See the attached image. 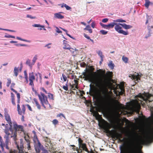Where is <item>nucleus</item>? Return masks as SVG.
I'll return each mask as SVG.
<instances>
[{
  "label": "nucleus",
  "instance_id": "obj_1",
  "mask_svg": "<svg viewBox=\"0 0 153 153\" xmlns=\"http://www.w3.org/2000/svg\"><path fill=\"white\" fill-rule=\"evenodd\" d=\"M113 73L107 72L105 76V78L103 80L100 79L96 82V86L99 88L97 92V96L98 99L105 105L108 104L109 95L106 87L108 81L112 77Z\"/></svg>",
  "mask_w": 153,
  "mask_h": 153
},
{
  "label": "nucleus",
  "instance_id": "obj_2",
  "mask_svg": "<svg viewBox=\"0 0 153 153\" xmlns=\"http://www.w3.org/2000/svg\"><path fill=\"white\" fill-rule=\"evenodd\" d=\"M89 70H87L86 68L85 71L82 73V75L85 78V80H88L90 82L93 83L97 81L96 80L97 73L96 72H93L94 70L93 66L89 67Z\"/></svg>",
  "mask_w": 153,
  "mask_h": 153
},
{
  "label": "nucleus",
  "instance_id": "obj_3",
  "mask_svg": "<svg viewBox=\"0 0 153 153\" xmlns=\"http://www.w3.org/2000/svg\"><path fill=\"white\" fill-rule=\"evenodd\" d=\"M7 131V130H6L5 131V134L4 136V138L5 139V143H4L2 137L0 135V142L1 143L0 146L1 147L2 152H4V147H5L7 149H9L8 145L9 142V138L11 134L10 133H8Z\"/></svg>",
  "mask_w": 153,
  "mask_h": 153
},
{
  "label": "nucleus",
  "instance_id": "obj_4",
  "mask_svg": "<svg viewBox=\"0 0 153 153\" xmlns=\"http://www.w3.org/2000/svg\"><path fill=\"white\" fill-rule=\"evenodd\" d=\"M13 124L15 131L13 135H11L10 137L13 138L14 141H16L17 140V131H24V127L22 125H18L16 122H13Z\"/></svg>",
  "mask_w": 153,
  "mask_h": 153
},
{
  "label": "nucleus",
  "instance_id": "obj_5",
  "mask_svg": "<svg viewBox=\"0 0 153 153\" xmlns=\"http://www.w3.org/2000/svg\"><path fill=\"white\" fill-rule=\"evenodd\" d=\"M138 97L141 98L146 102L148 101L151 102L153 101V95L149 93H145L144 94H139L138 95Z\"/></svg>",
  "mask_w": 153,
  "mask_h": 153
},
{
  "label": "nucleus",
  "instance_id": "obj_6",
  "mask_svg": "<svg viewBox=\"0 0 153 153\" xmlns=\"http://www.w3.org/2000/svg\"><path fill=\"white\" fill-rule=\"evenodd\" d=\"M38 97L42 106L44 107L45 108V109L46 108L45 105H50L48 101L47 97L43 93L41 92H40V95H39Z\"/></svg>",
  "mask_w": 153,
  "mask_h": 153
},
{
  "label": "nucleus",
  "instance_id": "obj_7",
  "mask_svg": "<svg viewBox=\"0 0 153 153\" xmlns=\"http://www.w3.org/2000/svg\"><path fill=\"white\" fill-rule=\"evenodd\" d=\"M116 22V25H115L114 29L115 30L119 33L123 34L125 35H126L128 34V31H125L122 30V23H117Z\"/></svg>",
  "mask_w": 153,
  "mask_h": 153
},
{
  "label": "nucleus",
  "instance_id": "obj_8",
  "mask_svg": "<svg viewBox=\"0 0 153 153\" xmlns=\"http://www.w3.org/2000/svg\"><path fill=\"white\" fill-rule=\"evenodd\" d=\"M127 153H143L140 150H139L137 147L134 144L131 146L127 152Z\"/></svg>",
  "mask_w": 153,
  "mask_h": 153
},
{
  "label": "nucleus",
  "instance_id": "obj_9",
  "mask_svg": "<svg viewBox=\"0 0 153 153\" xmlns=\"http://www.w3.org/2000/svg\"><path fill=\"white\" fill-rule=\"evenodd\" d=\"M17 139L16 141H14L15 142V144L16 145L17 148L18 149L19 151H22L24 150V143L23 140L22 139H21L20 140V142L17 143L16 142Z\"/></svg>",
  "mask_w": 153,
  "mask_h": 153
},
{
  "label": "nucleus",
  "instance_id": "obj_10",
  "mask_svg": "<svg viewBox=\"0 0 153 153\" xmlns=\"http://www.w3.org/2000/svg\"><path fill=\"white\" fill-rule=\"evenodd\" d=\"M113 22H111L108 25V29L113 28L115 25H116V22H126L125 20L122 19L114 20H113Z\"/></svg>",
  "mask_w": 153,
  "mask_h": 153
},
{
  "label": "nucleus",
  "instance_id": "obj_11",
  "mask_svg": "<svg viewBox=\"0 0 153 153\" xmlns=\"http://www.w3.org/2000/svg\"><path fill=\"white\" fill-rule=\"evenodd\" d=\"M34 146L36 153H40L41 151H42L44 147L40 142L34 144Z\"/></svg>",
  "mask_w": 153,
  "mask_h": 153
},
{
  "label": "nucleus",
  "instance_id": "obj_12",
  "mask_svg": "<svg viewBox=\"0 0 153 153\" xmlns=\"http://www.w3.org/2000/svg\"><path fill=\"white\" fill-rule=\"evenodd\" d=\"M4 117L5 120L7 121L9 125H12V123L10 115L8 114L7 109L4 108Z\"/></svg>",
  "mask_w": 153,
  "mask_h": 153
},
{
  "label": "nucleus",
  "instance_id": "obj_13",
  "mask_svg": "<svg viewBox=\"0 0 153 153\" xmlns=\"http://www.w3.org/2000/svg\"><path fill=\"white\" fill-rule=\"evenodd\" d=\"M29 79L30 81L29 85L32 87H33L34 84L33 81L35 80V78L33 72L29 73Z\"/></svg>",
  "mask_w": 153,
  "mask_h": 153
},
{
  "label": "nucleus",
  "instance_id": "obj_14",
  "mask_svg": "<svg viewBox=\"0 0 153 153\" xmlns=\"http://www.w3.org/2000/svg\"><path fill=\"white\" fill-rule=\"evenodd\" d=\"M113 138L114 139H118L119 141L121 142L124 141L125 139L123 138L122 139L121 138H122V134L121 133H115L113 136Z\"/></svg>",
  "mask_w": 153,
  "mask_h": 153
},
{
  "label": "nucleus",
  "instance_id": "obj_15",
  "mask_svg": "<svg viewBox=\"0 0 153 153\" xmlns=\"http://www.w3.org/2000/svg\"><path fill=\"white\" fill-rule=\"evenodd\" d=\"M1 126H5V128L4 129V131L5 133V131L6 130H7L8 133H9V131L11 132H13V130L12 128V125H9L8 124H5L4 123H2L1 124Z\"/></svg>",
  "mask_w": 153,
  "mask_h": 153
},
{
  "label": "nucleus",
  "instance_id": "obj_16",
  "mask_svg": "<svg viewBox=\"0 0 153 153\" xmlns=\"http://www.w3.org/2000/svg\"><path fill=\"white\" fill-rule=\"evenodd\" d=\"M17 108L18 113L19 114L22 115V114H25V108L24 105H23L22 106V110H21L19 104H17Z\"/></svg>",
  "mask_w": 153,
  "mask_h": 153
},
{
  "label": "nucleus",
  "instance_id": "obj_17",
  "mask_svg": "<svg viewBox=\"0 0 153 153\" xmlns=\"http://www.w3.org/2000/svg\"><path fill=\"white\" fill-rule=\"evenodd\" d=\"M79 153L82 152L83 151L86 152H88V149L87 148V145L86 143H84L79 146Z\"/></svg>",
  "mask_w": 153,
  "mask_h": 153
},
{
  "label": "nucleus",
  "instance_id": "obj_18",
  "mask_svg": "<svg viewBox=\"0 0 153 153\" xmlns=\"http://www.w3.org/2000/svg\"><path fill=\"white\" fill-rule=\"evenodd\" d=\"M132 77L136 83H138L139 82V80H140V76L139 75L132 76Z\"/></svg>",
  "mask_w": 153,
  "mask_h": 153
},
{
  "label": "nucleus",
  "instance_id": "obj_19",
  "mask_svg": "<svg viewBox=\"0 0 153 153\" xmlns=\"http://www.w3.org/2000/svg\"><path fill=\"white\" fill-rule=\"evenodd\" d=\"M63 13L62 12H59L55 13L54 14V17L58 19H63L64 18V16L61 14V13Z\"/></svg>",
  "mask_w": 153,
  "mask_h": 153
},
{
  "label": "nucleus",
  "instance_id": "obj_20",
  "mask_svg": "<svg viewBox=\"0 0 153 153\" xmlns=\"http://www.w3.org/2000/svg\"><path fill=\"white\" fill-rule=\"evenodd\" d=\"M120 91L119 92V94L120 95H122L125 92V89L123 85H121L119 86Z\"/></svg>",
  "mask_w": 153,
  "mask_h": 153
},
{
  "label": "nucleus",
  "instance_id": "obj_21",
  "mask_svg": "<svg viewBox=\"0 0 153 153\" xmlns=\"http://www.w3.org/2000/svg\"><path fill=\"white\" fill-rule=\"evenodd\" d=\"M34 103L36 104V106L37 107L38 109L40 110L41 108V106L37 100L35 98L33 99Z\"/></svg>",
  "mask_w": 153,
  "mask_h": 153
},
{
  "label": "nucleus",
  "instance_id": "obj_22",
  "mask_svg": "<svg viewBox=\"0 0 153 153\" xmlns=\"http://www.w3.org/2000/svg\"><path fill=\"white\" fill-rule=\"evenodd\" d=\"M65 41L64 40L63 45L64 46L63 47V48L64 49L68 50L70 48V46L68 43L66 42H64Z\"/></svg>",
  "mask_w": 153,
  "mask_h": 153
},
{
  "label": "nucleus",
  "instance_id": "obj_23",
  "mask_svg": "<svg viewBox=\"0 0 153 153\" xmlns=\"http://www.w3.org/2000/svg\"><path fill=\"white\" fill-rule=\"evenodd\" d=\"M33 140V141L34 145L37 144L39 142H40L36 135L34 136Z\"/></svg>",
  "mask_w": 153,
  "mask_h": 153
},
{
  "label": "nucleus",
  "instance_id": "obj_24",
  "mask_svg": "<svg viewBox=\"0 0 153 153\" xmlns=\"http://www.w3.org/2000/svg\"><path fill=\"white\" fill-rule=\"evenodd\" d=\"M122 27L125 29H127L131 28L132 27L129 25H127L125 23H122Z\"/></svg>",
  "mask_w": 153,
  "mask_h": 153
},
{
  "label": "nucleus",
  "instance_id": "obj_25",
  "mask_svg": "<svg viewBox=\"0 0 153 153\" xmlns=\"http://www.w3.org/2000/svg\"><path fill=\"white\" fill-rule=\"evenodd\" d=\"M84 30H88L90 33H92V30L89 25H87L85 28H84Z\"/></svg>",
  "mask_w": 153,
  "mask_h": 153
},
{
  "label": "nucleus",
  "instance_id": "obj_26",
  "mask_svg": "<svg viewBox=\"0 0 153 153\" xmlns=\"http://www.w3.org/2000/svg\"><path fill=\"white\" fill-rule=\"evenodd\" d=\"M70 146L72 147V149L74 151H76L77 153H79V148L77 147H76L74 145H70Z\"/></svg>",
  "mask_w": 153,
  "mask_h": 153
},
{
  "label": "nucleus",
  "instance_id": "obj_27",
  "mask_svg": "<svg viewBox=\"0 0 153 153\" xmlns=\"http://www.w3.org/2000/svg\"><path fill=\"white\" fill-rule=\"evenodd\" d=\"M19 68H17L16 67H15L14 69V72L15 75L17 76L19 72Z\"/></svg>",
  "mask_w": 153,
  "mask_h": 153
},
{
  "label": "nucleus",
  "instance_id": "obj_28",
  "mask_svg": "<svg viewBox=\"0 0 153 153\" xmlns=\"http://www.w3.org/2000/svg\"><path fill=\"white\" fill-rule=\"evenodd\" d=\"M97 72L100 75L102 74H105V70L103 71L101 69L98 70L97 71Z\"/></svg>",
  "mask_w": 153,
  "mask_h": 153
},
{
  "label": "nucleus",
  "instance_id": "obj_29",
  "mask_svg": "<svg viewBox=\"0 0 153 153\" xmlns=\"http://www.w3.org/2000/svg\"><path fill=\"white\" fill-rule=\"evenodd\" d=\"M26 63L30 67H32L33 65L32 63H30V60L28 59L27 60Z\"/></svg>",
  "mask_w": 153,
  "mask_h": 153
},
{
  "label": "nucleus",
  "instance_id": "obj_30",
  "mask_svg": "<svg viewBox=\"0 0 153 153\" xmlns=\"http://www.w3.org/2000/svg\"><path fill=\"white\" fill-rule=\"evenodd\" d=\"M68 50H70V51L72 54H75V52H76V51L77 50L75 48H73L71 47Z\"/></svg>",
  "mask_w": 153,
  "mask_h": 153
},
{
  "label": "nucleus",
  "instance_id": "obj_31",
  "mask_svg": "<svg viewBox=\"0 0 153 153\" xmlns=\"http://www.w3.org/2000/svg\"><path fill=\"white\" fill-rule=\"evenodd\" d=\"M15 84L14 83H12L10 87L11 90L14 92H16V91L13 88L14 87Z\"/></svg>",
  "mask_w": 153,
  "mask_h": 153
},
{
  "label": "nucleus",
  "instance_id": "obj_32",
  "mask_svg": "<svg viewBox=\"0 0 153 153\" xmlns=\"http://www.w3.org/2000/svg\"><path fill=\"white\" fill-rule=\"evenodd\" d=\"M97 53L98 54V55L100 56L101 58V61L102 62L103 61V56L102 55V52L101 51H100L98 52Z\"/></svg>",
  "mask_w": 153,
  "mask_h": 153
},
{
  "label": "nucleus",
  "instance_id": "obj_33",
  "mask_svg": "<svg viewBox=\"0 0 153 153\" xmlns=\"http://www.w3.org/2000/svg\"><path fill=\"white\" fill-rule=\"evenodd\" d=\"M24 74L25 76V78L26 80V82L27 83H28V75L27 74V72L26 71H24Z\"/></svg>",
  "mask_w": 153,
  "mask_h": 153
},
{
  "label": "nucleus",
  "instance_id": "obj_34",
  "mask_svg": "<svg viewBox=\"0 0 153 153\" xmlns=\"http://www.w3.org/2000/svg\"><path fill=\"white\" fill-rule=\"evenodd\" d=\"M70 85L71 87V88L73 90H75V89L74 88L78 89V86L76 84H73L72 85H71V84H70Z\"/></svg>",
  "mask_w": 153,
  "mask_h": 153
},
{
  "label": "nucleus",
  "instance_id": "obj_35",
  "mask_svg": "<svg viewBox=\"0 0 153 153\" xmlns=\"http://www.w3.org/2000/svg\"><path fill=\"white\" fill-rule=\"evenodd\" d=\"M78 145L79 146L83 143V140L80 138H79L78 139Z\"/></svg>",
  "mask_w": 153,
  "mask_h": 153
},
{
  "label": "nucleus",
  "instance_id": "obj_36",
  "mask_svg": "<svg viewBox=\"0 0 153 153\" xmlns=\"http://www.w3.org/2000/svg\"><path fill=\"white\" fill-rule=\"evenodd\" d=\"M122 59L123 61H124V62H125V63H128V59L127 57H125L124 56H123L122 57Z\"/></svg>",
  "mask_w": 153,
  "mask_h": 153
},
{
  "label": "nucleus",
  "instance_id": "obj_37",
  "mask_svg": "<svg viewBox=\"0 0 153 153\" xmlns=\"http://www.w3.org/2000/svg\"><path fill=\"white\" fill-rule=\"evenodd\" d=\"M37 59V55H36L34 57L33 59V62H32L33 64V65L35 64V62H36V60Z\"/></svg>",
  "mask_w": 153,
  "mask_h": 153
},
{
  "label": "nucleus",
  "instance_id": "obj_38",
  "mask_svg": "<svg viewBox=\"0 0 153 153\" xmlns=\"http://www.w3.org/2000/svg\"><path fill=\"white\" fill-rule=\"evenodd\" d=\"M110 127L109 126H105L104 127V129L106 131V132L108 133L110 131L109 129Z\"/></svg>",
  "mask_w": 153,
  "mask_h": 153
},
{
  "label": "nucleus",
  "instance_id": "obj_39",
  "mask_svg": "<svg viewBox=\"0 0 153 153\" xmlns=\"http://www.w3.org/2000/svg\"><path fill=\"white\" fill-rule=\"evenodd\" d=\"M100 25H101V26H102V27H103V28H104L105 29H108V25H105L102 24L101 22H100Z\"/></svg>",
  "mask_w": 153,
  "mask_h": 153
},
{
  "label": "nucleus",
  "instance_id": "obj_40",
  "mask_svg": "<svg viewBox=\"0 0 153 153\" xmlns=\"http://www.w3.org/2000/svg\"><path fill=\"white\" fill-rule=\"evenodd\" d=\"M151 3L150 1L145 2V6L147 8H148L150 4Z\"/></svg>",
  "mask_w": 153,
  "mask_h": 153
},
{
  "label": "nucleus",
  "instance_id": "obj_41",
  "mask_svg": "<svg viewBox=\"0 0 153 153\" xmlns=\"http://www.w3.org/2000/svg\"><path fill=\"white\" fill-rule=\"evenodd\" d=\"M7 86L8 87H9L11 82V80L10 79L8 78L7 79Z\"/></svg>",
  "mask_w": 153,
  "mask_h": 153
},
{
  "label": "nucleus",
  "instance_id": "obj_42",
  "mask_svg": "<svg viewBox=\"0 0 153 153\" xmlns=\"http://www.w3.org/2000/svg\"><path fill=\"white\" fill-rule=\"evenodd\" d=\"M52 123L54 125H56L58 124L59 122L56 119H54L52 121Z\"/></svg>",
  "mask_w": 153,
  "mask_h": 153
},
{
  "label": "nucleus",
  "instance_id": "obj_43",
  "mask_svg": "<svg viewBox=\"0 0 153 153\" xmlns=\"http://www.w3.org/2000/svg\"><path fill=\"white\" fill-rule=\"evenodd\" d=\"M100 32L102 35H105L108 33V31H105L104 30H102L100 31Z\"/></svg>",
  "mask_w": 153,
  "mask_h": 153
},
{
  "label": "nucleus",
  "instance_id": "obj_44",
  "mask_svg": "<svg viewBox=\"0 0 153 153\" xmlns=\"http://www.w3.org/2000/svg\"><path fill=\"white\" fill-rule=\"evenodd\" d=\"M94 93V91L93 89H92L91 88H90L89 94L90 95L92 96L93 95Z\"/></svg>",
  "mask_w": 153,
  "mask_h": 153
},
{
  "label": "nucleus",
  "instance_id": "obj_45",
  "mask_svg": "<svg viewBox=\"0 0 153 153\" xmlns=\"http://www.w3.org/2000/svg\"><path fill=\"white\" fill-rule=\"evenodd\" d=\"M33 26L34 27H44V26H42L39 24H34L33 25Z\"/></svg>",
  "mask_w": 153,
  "mask_h": 153
},
{
  "label": "nucleus",
  "instance_id": "obj_46",
  "mask_svg": "<svg viewBox=\"0 0 153 153\" xmlns=\"http://www.w3.org/2000/svg\"><path fill=\"white\" fill-rule=\"evenodd\" d=\"M24 138L27 142V143H30V141L29 140V137H27L26 136L24 137Z\"/></svg>",
  "mask_w": 153,
  "mask_h": 153
},
{
  "label": "nucleus",
  "instance_id": "obj_47",
  "mask_svg": "<svg viewBox=\"0 0 153 153\" xmlns=\"http://www.w3.org/2000/svg\"><path fill=\"white\" fill-rule=\"evenodd\" d=\"M48 97L51 99L53 100V94L51 93H48Z\"/></svg>",
  "mask_w": 153,
  "mask_h": 153
},
{
  "label": "nucleus",
  "instance_id": "obj_48",
  "mask_svg": "<svg viewBox=\"0 0 153 153\" xmlns=\"http://www.w3.org/2000/svg\"><path fill=\"white\" fill-rule=\"evenodd\" d=\"M95 118L98 121L101 120L102 118L101 116L99 114Z\"/></svg>",
  "mask_w": 153,
  "mask_h": 153
},
{
  "label": "nucleus",
  "instance_id": "obj_49",
  "mask_svg": "<svg viewBox=\"0 0 153 153\" xmlns=\"http://www.w3.org/2000/svg\"><path fill=\"white\" fill-rule=\"evenodd\" d=\"M61 116H62L65 119H66V118L65 117V116L62 113H60L59 114H58L57 115V117H60Z\"/></svg>",
  "mask_w": 153,
  "mask_h": 153
},
{
  "label": "nucleus",
  "instance_id": "obj_50",
  "mask_svg": "<svg viewBox=\"0 0 153 153\" xmlns=\"http://www.w3.org/2000/svg\"><path fill=\"white\" fill-rule=\"evenodd\" d=\"M108 66L111 69H113L114 67V64L112 63V62L109 63Z\"/></svg>",
  "mask_w": 153,
  "mask_h": 153
},
{
  "label": "nucleus",
  "instance_id": "obj_51",
  "mask_svg": "<svg viewBox=\"0 0 153 153\" xmlns=\"http://www.w3.org/2000/svg\"><path fill=\"white\" fill-rule=\"evenodd\" d=\"M42 153H49V151L45 149L44 147L43 148V149H42Z\"/></svg>",
  "mask_w": 153,
  "mask_h": 153
},
{
  "label": "nucleus",
  "instance_id": "obj_52",
  "mask_svg": "<svg viewBox=\"0 0 153 153\" xmlns=\"http://www.w3.org/2000/svg\"><path fill=\"white\" fill-rule=\"evenodd\" d=\"M16 39H19V40H21L22 41H25V42H29V41H28V40H25V39H22L19 37H17Z\"/></svg>",
  "mask_w": 153,
  "mask_h": 153
},
{
  "label": "nucleus",
  "instance_id": "obj_53",
  "mask_svg": "<svg viewBox=\"0 0 153 153\" xmlns=\"http://www.w3.org/2000/svg\"><path fill=\"white\" fill-rule=\"evenodd\" d=\"M62 78H63V80L64 82L66 81L67 80V78L66 76L64 75V74H62Z\"/></svg>",
  "mask_w": 153,
  "mask_h": 153
},
{
  "label": "nucleus",
  "instance_id": "obj_54",
  "mask_svg": "<svg viewBox=\"0 0 153 153\" xmlns=\"http://www.w3.org/2000/svg\"><path fill=\"white\" fill-rule=\"evenodd\" d=\"M56 31L57 33H62V31H61L57 27H56Z\"/></svg>",
  "mask_w": 153,
  "mask_h": 153
},
{
  "label": "nucleus",
  "instance_id": "obj_55",
  "mask_svg": "<svg viewBox=\"0 0 153 153\" xmlns=\"http://www.w3.org/2000/svg\"><path fill=\"white\" fill-rule=\"evenodd\" d=\"M6 38H15V37L13 36H12L9 35H5L4 36Z\"/></svg>",
  "mask_w": 153,
  "mask_h": 153
},
{
  "label": "nucleus",
  "instance_id": "obj_56",
  "mask_svg": "<svg viewBox=\"0 0 153 153\" xmlns=\"http://www.w3.org/2000/svg\"><path fill=\"white\" fill-rule=\"evenodd\" d=\"M63 88L65 90L67 91L68 90V88L67 84H66V85H64L63 86Z\"/></svg>",
  "mask_w": 153,
  "mask_h": 153
},
{
  "label": "nucleus",
  "instance_id": "obj_57",
  "mask_svg": "<svg viewBox=\"0 0 153 153\" xmlns=\"http://www.w3.org/2000/svg\"><path fill=\"white\" fill-rule=\"evenodd\" d=\"M65 7L66 9L67 10H70L71 9V7L69 6L68 5H67L66 4H65Z\"/></svg>",
  "mask_w": 153,
  "mask_h": 153
},
{
  "label": "nucleus",
  "instance_id": "obj_58",
  "mask_svg": "<svg viewBox=\"0 0 153 153\" xmlns=\"http://www.w3.org/2000/svg\"><path fill=\"white\" fill-rule=\"evenodd\" d=\"M71 77L70 78V79H73L74 78H76V75L74 74H73L72 73H71Z\"/></svg>",
  "mask_w": 153,
  "mask_h": 153
},
{
  "label": "nucleus",
  "instance_id": "obj_59",
  "mask_svg": "<svg viewBox=\"0 0 153 153\" xmlns=\"http://www.w3.org/2000/svg\"><path fill=\"white\" fill-rule=\"evenodd\" d=\"M30 143H27V148L28 149V150H30L31 149V148L30 145Z\"/></svg>",
  "mask_w": 153,
  "mask_h": 153
},
{
  "label": "nucleus",
  "instance_id": "obj_60",
  "mask_svg": "<svg viewBox=\"0 0 153 153\" xmlns=\"http://www.w3.org/2000/svg\"><path fill=\"white\" fill-rule=\"evenodd\" d=\"M108 19L107 18H105L102 19V21L103 23L107 22L108 21Z\"/></svg>",
  "mask_w": 153,
  "mask_h": 153
},
{
  "label": "nucleus",
  "instance_id": "obj_61",
  "mask_svg": "<svg viewBox=\"0 0 153 153\" xmlns=\"http://www.w3.org/2000/svg\"><path fill=\"white\" fill-rule=\"evenodd\" d=\"M15 93L16 94L17 99H20V94L19 93L17 92V91H16V92H15Z\"/></svg>",
  "mask_w": 153,
  "mask_h": 153
},
{
  "label": "nucleus",
  "instance_id": "obj_62",
  "mask_svg": "<svg viewBox=\"0 0 153 153\" xmlns=\"http://www.w3.org/2000/svg\"><path fill=\"white\" fill-rule=\"evenodd\" d=\"M99 114L98 112L95 111L93 115L94 116L96 117Z\"/></svg>",
  "mask_w": 153,
  "mask_h": 153
},
{
  "label": "nucleus",
  "instance_id": "obj_63",
  "mask_svg": "<svg viewBox=\"0 0 153 153\" xmlns=\"http://www.w3.org/2000/svg\"><path fill=\"white\" fill-rule=\"evenodd\" d=\"M80 65H81V67H85V66L86 65V64L84 62H82L81 63Z\"/></svg>",
  "mask_w": 153,
  "mask_h": 153
},
{
  "label": "nucleus",
  "instance_id": "obj_64",
  "mask_svg": "<svg viewBox=\"0 0 153 153\" xmlns=\"http://www.w3.org/2000/svg\"><path fill=\"white\" fill-rule=\"evenodd\" d=\"M83 35L87 39H90V37L86 34L84 33Z\"/></svg>",
  "mask_w": 153,
  "mask_h": 153
}]
</instances>
